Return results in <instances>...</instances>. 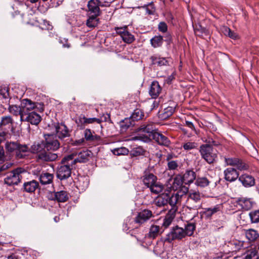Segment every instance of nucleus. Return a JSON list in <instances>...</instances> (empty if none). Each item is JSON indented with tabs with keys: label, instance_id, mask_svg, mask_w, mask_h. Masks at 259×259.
I'll use <instances>...</instances> for the list:
<instances>
[{
	"label": "nucleus",
	"instance_id": "nucleus-8",
	"mask_svg": "<svg viewBox=\"0 0 259 259\" xmlns=\"http://www.w3.org/2000/svg\"><path fill=\"white\" fill-rule=\"evenodd\" d=\"M64 157L61 160L62 165L58 166L57 177L60 180H66L70 177L71 169L74 166L73 163H69L70 160L64 161Z\"/></svg>",
	"mask_w": 259,
	"mask_h": 259
},
{
	"label": "nucleus",
	"instance_id": "nucleus-11",
	"mask_svg": "<svg viewBox=\"0 0 259 259\" xmlns=\"http://www.w3.org/2000/svg\"><path fill=\"white\" fill-rule=\"evenodd\" d=\"M185 237L184 229L176 226L166 235L164 241L170 243L174 240H181Z\"/></svg>",
	"mask_w": 259,
	"mask_h": 259
},
{
	"label": "nucleus",
	"instance_id": "nucleus-33",
	"mask_svg": "<svg viewBox=\"0 0 259 259\" xmlns=\"http://www.w3.org/2000/svg\"><path fill=\"white\" fill-rule=\"evenodd\" d=\"M169 194L163 193L159 195L155 200V204L158 207L164 206L168 204Z\"/></svg>",
	"mask_w": 259,
	"mask_h": 259
},
{
	"label": "nucleus",
	"instance_id": "nucleus-41",
	"mask_svg": "<svg viewBox=\"0 0 259 259\" xmlns=\"http://www.w3.org/2000/svg\"><path fill=\"white\" fill-rule=\"evenodd\" d=\"M13 124V119L10 116H6L2 117L1 121L0 122V128H2L3 126H8L9 127ZM0 130L4 132L2 128H0Z\"/></svg>",
	"mask_w": 259,
	"mask_h": 259
},
{
	"label": "nucleus",
	"instance_id": "nucleus-35",
	"mask_svg": "<svg viewBox=\"0 0 259 259\" xmlns=\"http://www.w3.org/2000/svg\"><path fill=\"white\" fill-rule=\"evenodd\" d=\"M160 228L159 226L153 225L149 228V233L147 234V237L155 239L160 234Z\"/></svg>",
	"mask_w": 259,
	"mask_h": 259
},
{
	"label": "nucleus",
	"instance_id": "nucleus-2",
	"mask_svg": "<svg viewBox=\"0 0 259 259\" xmlns=\"http://www.w3.org/2000/svg\"><path fill=\"white\" fill-rule=\"evenodd\" d=\"M144 184L150 188L151 192L157 194L162 191L164 187L160 182H157L156 176L149 172H145L143 176Z\"/></svg>",
	"mask_w": 259,
	"mask_h": 259
},
{
	"label": "nucleus",
	"instance_id": "nucleus-60",
	"mask_svg": "<svg viewBox=\"0 0 259 259\" xmlns=\"http://www.w3.org/2000/svg\"><path fill=\"white\" fill-rule=\"evenodd\" d=\"M205 142L206 143V144H209V142H210V144L211 145L212 147H213V146H217L219 145L218 142H215V141L213 140L212 139H210V140L209 139L208 140H206Z\"/></svg>",
	"mask_w": 259,
	"mask_h": 259
},
{
	"label": "nucleus",
	"instance_id": "nucleus-34",
	"mask_svg": "<svg viewBox=\"0 0 259 259\" xmlns=\"http://www.w3.org/2000/svg\"><path fill=\"white\" fill-rule=\"evenodd\" d=\"M88 17L86 21V25L89 28L96 27L99 23V16H94L93 15H87Z\"/></svg>",
	"mask_w": 259,
	"mask_h": 259
},
{
	"label": "nucleus",
	"instance_id": "nucleus-19",
	"mask_svg": "<svg viewBox=\"0 0 259 259\" xmlns=\"http://www.w3.org/2000/svg\"><path fill=\"white\" fill-rule=\"evenodd\" d=\"M182 197L183 195L180 194L179 193L173 194L171 195H169V198L167 201L168 204L172 207L170 211H172L175 212L177 210V204L180 203Z\"/></svg>",
	"mask_w": 259,
	"mask_h": 259
},
{
	"label": "nucleus",
	"instance_id": "nucleus-5",
	"mask_svg": "<svg viewBox=\"0 0 259 259\" xmlns=\"http://www.w3.org/2000/svg\"><path fill=\"white\" fill-rule=\"evenodd\" d=\"M93 155L92 152L89 150H82L78 153L74 152L64 157V161L70 160L69 163H73L74 165L76 163H85L88 161Z\"/></svg>",
	"mask_w": 259,
	"mask_h": 259
},
{
	"label": "nucleus",
	"instance_id": "nucleus-1",
	"mask_svg": "<svg viewBox=\"0 0 259 259\" xmlns=\"http://www.w3.org/2000/svg\"><path fill=\"white\" fill-rule=\"evenodd\" d=\"M45 139L39 142H35L30 148V152L36 154L38 162H47L55 161L58 157L54 152L60 147V144L55 135L44 134Z\"/></svg>",
	"mask_w": 259,
	"mask_h": 259
},
{
	"label": "nucleus",
	"instance_id": "nucleus-27",
	"mask_svg": "<svg viewBox=\"0 0 259 259\" xmlns=\"http://www.w3.org/2000/svg\"><path fill=\"white\" fill-rule=\"evenodd\" d=\"M39 184L35 180L25 182L23 186V190L28 193L34 192L38 187Z\"/></svg>",
	"mask_w": 259,
	"mask_h": 259
},
{
	"label": "nucleus",
	"instance_id": "nucleus-58",
	"mask_svg": "<svg viewBox=\"0 0 259 259\" xmlns=\"http://www.w3.org/2000/svg\"><path fill=\"white\" fill-rule=\"evenodd\" d=\"M147 11L149 14H153L155 12V9L153 8V4H150L148 5V7L147 9Z\"/></svg>",
	"mask_w": 259,
	"mask_h": 259
},
{
	"label": "nucleus",
	"instance_id": "nucleus-22",
	"mask_svg": "<svg viewBox=\"0 0 259 259\" xmlns=\"http://www.w3.org/2000/svg\"><path fill=\"white\" fill-rule=\"evenodd\" d=\"M40 120V116L34 111L31 112L24 116L23 118H21V121H28L31 124L35 125L38 124Z\"/></svg>",
	"mask_w": 259,
	"mask_h": 259
},
{
	"label": "nucleus",
	"instance_id": "nucleus-50",
	"mask_svg": "<svg viewBox=\"0 0 259 259\" xmlns=\"http://www.w3.org/2000/svg\"><path fill=\"white\" fill-rule=\"evenodd\" d=\"M158 30L163 33L166 32L167 30V25L164 22H160L158 26Z\"/></svg>",
	"mask_w": 259,
	"mask_h": 259
},
{
	"label": "nucleus",
	"instance_id": "nucleus-23",
	"mask_svg": "<svg viewBox=\"0 0 259 259\" xmlns=\"http://www.w3.org/2000/svg\"><path fill=\"white\" fill-rule=\"evenodd\" d=\"M150 60H151L152 65H156L160 67L169 65L168 58L161 57L157 55H154L151 56Z\"/></svg>",
	"mask_w": 259,
	"mask_h": 259
},
{
	"label": "nucleus",
	"instance_id": "nucleus-25",
	"mask_svg": "<svg viewBox=\"0 0 259 259\" xmlns=\"http://www.w3.org/2000/svg\"><path fill=\"white\" fill-rule=\"evenodd\" d=\"M239 181L246 187H251L255 184L254 178L248 174H243L239 177Z\"/></svg>",
	"mask_w": 259,
	"mask_h": 259
},
{
	"label": "nucleus",
	"instance_id": "nucleus-38",
	"mask_svg": "<svg viewBox=\"0 0 259 259\" xmlns=\"http://www.w3.org/2000/svg\"><path fill=\"white\" fill-rule=\"evenodd\" d=\"M210 181L205 177H197L195 180V184L199 187L204 188L209 184Z\"/></svg>",
	"mask_w": 259,
	"mask_h": 259
},
{
	"label": "nucleus",
	"instance_id": "nucleus-7",
	"mask_svg": "<svg viewBox=\"0 0 259 259\" xmlns=\"http://www.w3.org/2000/svg\"><path fill=\"white\" fill-rule=\"evenodd\" d=\"M203 195L198 191L190 190L188 194L185 196L186 198V204L189 209H197L199 206Z\"/></svg>",
	"mask_w": 259,
	"mask_h": 259
},
{
	"label": "nucleus",
	"instance_id": "nucleus-51",
	"mask_svg": "<svg viewBox=\"0 0 259 259\" xmlns=\"http://www.w3.org/2000/svg\"><path fill=\"white\" fill-rule=\"evenodd\" d=\"M59 42L60 44H62L63 48H69L70 47V44L68 42V39L66 38H60Z\"/></svg>",
	"mask_w": 259,
	"mask_h": 259
},
{
	"label": "nucleus",
	"instance_id": "nucleus-20",
	"mask_svg": "<svg viewBox=\"0 0 259 259\" xmlns=\"http://www.w3.org/2000/svg\"><path fill=\"white\" fill-rule=\"evenodd\" d=\"M152 139L160 145L169 147L171 144V142L168 138L159 132L154 134Z\"/></svg>",
	"mask_w": 259,
	"mask_h": 259
},
{
	"label": "nucleus",
	"instance_id": "nucleus-3",
	"mask_svg": "<svg viewBox=\"0 0 259 259\" xmlns=\"http://www.w3.org/2000/svg\"><path fill=\"white\" fill-rule=\"evenodd\" d=\"M5 148L7 154L13 155L15 154L19 158H22L24 156L23 153L27 152L29 149L27 145H21L17 141H7Z\"/></svg>",
	"mask_w": 259,
	"mask_h": 259
},
{
	"label": "nucleus",
	"instance_id": "nucleus-6",
	"mask_svg": "<svg viewBox=\"0 0 259 259\" xmlns=\"http://www.w3.org/2000/svg\"><path fill=\"white\" fill-rule=\"evenodd\" d=\"M138 132L147 134V135L139 136L134 138L135 139L140 140L144 142H148L153 138V135L157 133L156 125L152 122H148L142 124L138 128Z\"/></svg>",
	"mask_w": 259,
	"mask_h": 259
},
{
	"label": "nucleus",
	"instance_id": "nucleus-63",
	"mask_svg": "<svg viewBox=\"0 0 259 259\" xmlns=\"http://www.w3.org/2000/svg\"><path fill=\"white\" fill-rule=\"evenodd\" d=\"M175 78V74H172L169 75L166 79V82L168 84L170 83L171 81Z\"/></svg>",
	"mask_w": 259,
	"mask_h": 259
},
{
	"label": "nucleus",
	"instance_id": "nucleus-40",
	"mask_svg": "<svg viewBox=\"0 0 259 259\" xmlns=\"http://www.w3.org/2000/svg\"><path fill=\"white\" fill-rule=\"evenodd\" d=\"M175 111L174 107H167L164 109L163 112L160 114L161 118L166 119L172 115Z\"/></svg>",
	"mask_w": 259,
	"mask_h": 259
},
{
	"label": "nucleus",
	"instance_id": "nucleus-49",
	"mask_svg": "<svg viewBox=\"0 0 259 259\" xmlns=\"http://www.w3.org/2000/svg\"><path fill=\"white\" fill-rule=\"evenodd\" d=\"M144 151L143 149L141 147H137L133 148L131 151V154L133 156H137L138 155H142Z\"/></svg>",
	"mask_w": 259,
	"mask_h": 259
},
{
	"label": "nucleus",
	"instance_id": "nucleus-64",
	"mask_svg": "<svg viewBox=\"0 0 259 259\" xmlns=\"http://www.w3.org/2000/svg\"><path fill=\"white\" fill-rule=\"evenodd\" d=\"M194 32L196 35H201V34L202 33V30L200 31L198 28L196 27L194 28Z\"/></svg>",
	"mask_w": 259,
	"mask_h": 259
},
{
	"label": "nucleus",
	"instance_id": "nucleus-26",
	"mask_svg": "<svg viewBox=\"0 0 259 259\" xmlns=\"http://www.w3.org/2000/svg\"><path fill=\"white\" fill-rule=\"evenodd\" d=\"M161 91V88L157 81H153L150 86L149 94L152 98H157Z\"/></svg>",
	"mask_w": 259,
	"mask_h": 259
},
{
	"label": "nucleus",
	"instance_id": "nucleus-28",
	"mask_svg": "<svg viewBox=\"0 0 259 259\" xmlns=\"http://www.w3.org/2000/svg\"><path fill=\"white\" fill-rule=\"evenodd\" d=\"M94 133V132H92L90 129H85L84 131V139L89 142H100L101 140V137L96 134L93 135Z\"/></svg>",
	"mask_w": 259,
	"mask_h": 259
},
{
	"label": "nucleus",
	"instance_id": "nucleus-9",
	"mask_svg": "<svg viewBox=\"0 0 259 259\" xmlns=\"http://www.w3.org/2000/svg\"><path fill=\"white\" fill-rule=\"evenodd\" d=\"M22 171L21 168H17L8 172L4 179L5 183L9 186L18 185L21 180Z\"/></svg>",
	"mask_w": 259,
	"mask_h": 259
},
{
	"label": "nucleus",
	"instance_id": "nucleus-45",
	"mask_svg": "<svg viewBox=\"0 0 259 259\" xmlns=\"http://www.w3.org/2000/svg\"><path fill=\"white\" fill-rule=\"evenodd\" d=\"M195 229V225L194 223L188 224L184 229L185 236H191Z\"/></svg>",
	"mask_w": 259,
	"mask_h": 259
},
{
	"label": "nucleus",
	"instance_id": "nucleus-46",
	"mask_svg": "<svg viewBox=\"0 0 259 259\" xmlns=\"http://www.w3.org/2000/svg\"><path fill=\"white\" fill-rule=\"evenodd\" d=\"M182 147L185 150L188 151L196 148L197 144L195 142H188L185 143Z\"/></svg>",
	"mask_w": 259,
	"mask_h": 259
},
{
	"label": "nucleus",
	"instance_id": "nucleus-30",
	"mask_svg": "<svg viewBox=\"0 0 259 259\" xmlns=\"http://www.w3.org/2000/svg\"><path fill=\"white\" fill-rule=\"evenodd\" d=\"M237 202L244 210H249L252 207V202L249 198L240 197L238 198Z\"/></svg>",
	"mask_w": 259,
	"mask_h": 259
},
{
	"label": "nucleus",
	"instance_id": "nucleus-32",
	"mask_svg": "<svg viewBox=\"0 0 259 259\" xmlns=\"http://www.w3.org/2000/svg\"><path fill=\"white\" fill-rule=\"evenodd\" d=\"M244 233L247 239L250 242L254 241L259 237L258 231L253 229L244 230Z\"/></svg>",
	"mask_w": 259,
	"mask_h": 259
},
{
	"label": "nucleus",
	"instance_id": "nucleus-47",
	"mask_svg": "<svg viewBox=\"0 0 259 259\" xmlns=\"http://www.w3.org/2000/svg\"><path fill=\"white\" fill-rule=\"evenodd\" d=\"M170 157L168 156L167 158V160L168 161L167 163V166L169 170L176 169L178 167V163L177 161L169 160Z\"/></svg>",
	"mask_w": 259,
	"mask_h": 259
},
{
	"label": "nucleus",
	"instance_id": "nucleus-44",
	"mask_svg": "<svg viewBox=\"0 0 259 259\" xmlns=\"http://www.w3.org/2000/svg\"><path fill=\"white\" fill-rule=\"evenodd\" d=\"M258 256L255 249L248 250L246 252L244 259H258Z\"/></svg>",
	"mask_w": 259,
	"mask_h": 259
},
{
	"label": "nucleus",
	"instance_id": "nucleus-10",
	"mask_svg": "<svg viewBox=\"0 0 259 259\" xmlns=\"http://www.w3.org/2000/svg\"><path fill=\"white\" fill-rule=\"evenodd\" d=\"M144 112L140 109H136L134 111L130 117V118L125 119L121 122L120 124L121 127L123 130H126L130 126L134 125V124L131 121V120H133V121H138L144 118Z\"/></svg>",
	"mask_w": 259,
	"mask_h": 259
},
{
	"label": "nucleus",
	"instance_id": "nucleus-53",
	"mask_svg": "<svg viewBox=\"0 0 259 259\" xmlns=\"http://www.w3.org/2000/svg\"><path fill=\"white\" fill-rule=\"evenodd\" d=\"M0 95L4 99H8L9 98V93L8 89L4 88L0 90Z\"/></svg>",
	"mask_w": 259,
	"mask_h": 259
},
{
	"label": "nucleus",
	"instance_id": "nucleus-39",
	"mask_svg": "<svg viewBox=\"0 0 259 259\" xmlns=\"http://www.w3.org/2000/svg\"><path fill=\"white\" fill-rule=\"evenodd\" d=\"M9 111L14 115H20V120H21V115H22V112L21 109V105L19 106L15 105H9Z\"/></svg>",
	"mask_w": 259,
	"mask_h": 259
},
{
	"label": "nucleus",
	"instance_id": "nucleus-61",
	"mask_svg": "<svg viewBox=\"0 0 259 259\" xmlns=\"http://www.w3.org/2000/svg\"><path fill=\"white\" fill-rule=\"evenodd\" d=\"M102 118H103V119H101L102 120V121H104L107 122V121L110 120V114H108V113L103 114Z\"/></svg>",
	"mask_w": 259,
	"mask_h": 259
},
{
	"label": "nucleus",
	"instance_id": "nucleus-18",
	"mask_svg": "<svg viewBox=\"0 0 259 259\" xmlns=\"http://www.w3.org/2000/svg\"><path fill=\"white\" fill-rule=\"evenodd\" d=\"M55 129L58 138L63 139L70 136L69 130L67 126L63 123H58L55 125Z\"/></svg>",
	"mask_w": 259,
	"mask_h": 259
},
{
	"label": "nucleus",
	"instance_id": "nucleus-43",
	"mask_svg": "<svg viewBox=\"0 0 259 259\" xmlns=\"http://www.w3.org/2000/svg\"><path fill=\"white\" fill-rule=\"evenodd\" d=\"M76 123L77 124V126L80 129H84L85 128V126L87 125H88L87 121V117L83 115H81L76 120Z\"/></svg>",
	"mask_w": 259,
	"mask_h": 259
},
{
	"label": "nucleus",
	"instance_id": "nucleus-59",
	"mask_svg": "<svg viewBox=\"0 0 259 259\" xmlns=\"http://www.w3.org/2000/svg\"><path fill=\"white\" fill-rule=\"evenodd\" d=\"M81 180H80L79 181V187H82L81 189L85 190L88 187L89 181H88L87 180H86L85 182L83 181V185L82 186L81 185Z\"/></svg>",
	"mask_w": 259,
	"mask_h": 259
},
{
	"label": "nucleus",
	"instance_id": "nucleus-29",
	"mask_svg": "<svg viewBox=\"0 0 259 259\" xmlns=\"http://www.w3.org/2000/svg\"><path fill=\"white\" fill-rule=\"evenodd\" d=\"M169 181L172 182L170 188L174 191L179 189L184 183L182 176L180 175H177L172 180H169Z\"/></svg>",
	"mask_w": 259,
	"mask_h": 259
},
{
	"label": "nucleus",
	"instance_id": "nucleus-4",
	"mask_svg": "<svg viewBox=\"0 0 259 259\" xmlns=\"http://www.w3.org/2000/svg\"><path fill=\"white\" fill-rule=\"evenodd\" d=\"M199 152L201 158L208 164L213 163L218 158V151L209 144L200 145Z\"/></svg>",
	"mask_w": 259,
	"mask_h": 259
},
{
	"label": "nucleus",
	"instance_id": "nucleus-54",
	"mask_svg": "<svg viewBox=\"0 0 259 259\" xmlns=\"http://www.w3.org/2000/svg\"><path fill=\"white\" fill-rule=\"evenodd\" d=\"M172 222V219L170 217H166L163 221V226L165 228L168 227Z\"/></svg>",
	"mask_w": 259,
	"mask_h": 259
},
{
	"label": "nucleus",
	"instance_id": "nucleus-12",
	"mask_svg": "<svg viewBox=\"0 0 259 259\" xmlns=\"http://www.w3.org/2000/svg\"><path fill=\"white\" fill-rule=\"evenodd\" d=\"M154 215L152 211L148 209H144L138 212L137 215L134 218V222L139 226L141 227L145 225L151 218H154Z\"/></svg>",
	"mask_w": 259,
	"mask_h": 259
},
{
	"label": "nucleus",
	"instance_id": "nucleus-21",
	"mask_svg": "<svg viewBox=\"0 0 259 259\" xmlns=\"http://www.w3.org/2000/svg\"><path fill=\"white\" fill-rule=\"evenodd\" d=\"M225 179L228 182H232L239 178V172L236 169L232 167L226 168L224 171Z\"/></svg>",
	"mask_w": 259,
	"mask_h": 259
},
{
	"label": "nucleus",
	"instance_id": "nucleus-62",
	"mask_svg": "<svg viewBox=\"0 0 259 259\" xmlns=\"http://www.w3.org/2000/svg\"><path fill=\"white\" fill-rule=\"evenodd\" d=\"M185 125L192 130H195L194 125L193 123L191 121H186Z\"/></svg>",
	"mask_w": 259,
	"mask_h": 259
},
{
	"label": "nucleus",
	"instance_id": "nucleus-14",
	"mask_svg": "<svg viewBox=\"0 0 259 259\" xmlns=\"http://www.w3.org/2000/svg\"><path fill=\"white\" fill-rule=\"evenodd\" d=\"M37 103L32 102L28 99H24L21 101V109L22 110V115L21 118L27 115L30 113L32 110L37 107Z\"/></svg>",
	"mask_w": 259,
	"mask_h": 259
},
{
	"label": "nucleus",
	"instance_id": "nucleus-57",
	"mask_svg": "<svg viewBox=\"0 0 259 259\" xmlns=\"http://www.w3.org/2000/svg\"><path fill=\"white\" fill-rule=\"evenodd\" d=\"M11 165L12 164L8 162L4 164L3 165L0 166V172L8 169Z\"/></svg>",
	"mask_w": 259,
	"mask_h": 259
},
{
	"label": "nucleus",
	"instance_id": "nucleus-37",
	"mask_svg": "<svg viewBox=\"0 0 259 259\" xmlns=\"http://www.w3.org/2000/svg\"><path fill=\"white\" fill-rule=\"evenodd\" d=\"M163 40L162 36L155 35L150 39V44L154 48H157L162 46Z\"/></svg>",
	"mask_w": 259,
	"mask_h": 259
},
{
	"label": "nucleus",
	"instance_id": "nucleus-15",
	"mask_svg": "<svg viewBox=\"0 0 259 259\" xmlns=\"http://www.w3.org/2000/svg\"><path fill=\"white\" fill-rule=\"evenodd\" d=\"M115 30L124 42L131 44L135 40L134 36L127 30V26L115 27Z\"/></svg>",
	"mask_w": 259,
	"mask_h": 259
},
{
	"label": "nucleus",
	"instance_id": "nucleus-42",
	"mask_svg": "<svg viewBox=\"0 0 259 259\" xmlns=\"http://www.w3.org/2000/svg\"><path fill=\"white\" fill-rule=\"evenodd\" d=\"M251 223H259V209L252 210L249 213Z\"/></svg>",
	"mask_w": 259,
	"mask_h": 259
},
{
	"label": "nucleus",
	"instance_id": "nucleus-24",
	"mask_svg": "<svg viewBox=\"0 0 259 259\" xmlns=\"http://www.w3.org/2000/svg\"><path fill=\"white\" fill-rule=\"evenodd\" d=\"M182 176L184 184L186 185H190L192 184L194 181L196 179V174L193 170H186L185 172Z\"/></svg>",
	"mask_w": 259,
	"mask_h": 259
},
{
	"label": "nucleus",
	"instance_id": "nucleus-31",
	"mask_svg": "<svg viewBox=\"0 0 259 259\" xmlns=\"http://www.w3.org/2000/svg\"><path fill=\"white\" fill-rule=\"evenodd\" d=\"M54 175L49 172H42L39 177V180L42 185H48L52 183Z\"/></svg>",
	"mask_w": 259,
	"mask_h": 259
},
{
	"label": "nucleus",
	"instance_id": "nucleus-52",
	"mask_svg": "<svg viewBox=\"0 0 259 259\" xmlns=\"http://www.w3.org/2000/svg\"><path fill=\"white\" fill-rule=\"evenodd\" d=\"M87 121L88 124L93 123L94 122H97L98 123H101V122L102 121V119H100V118H87Z\"/></svg>",
	"mask_w": 259,
	"mask_h": 259
},
{
	"label": "nucleus",
	"instance_id": "nucleus-13",
	"mask_svg": "<svg viewBox=\"0 0 259 259\" xmlns=\"http://www.w3.org/2000/svg\"><path fill=\"white\" fill-rule=\"evenodd\" d=\"M100 7H103V5L99 0H90L87 4V9L85 10L86 15L100 16L102 14Z\"/></svg>",
	"mask_w": 259,
	"mask_h": 259
},
{
	"label": "nucleus",
	"instance_id": "nucleus-48",
	"mask_svg": "<svg viewBox=\"0 0 259 259\" xmlns=\"http://www.w3.org/2000/svg\"><path fill=\"white\" fill-rule=\"evenodd\" d=\"M224 33L225 35L228 36L229 37L236 39L237 35L234 31H232L229 28L225 27L224 28Z\"/></svg>",
	"mask_w": 259,
	"mask_h": 259
},
{
	"label": "nucleus",
	"instance_id": "nucleus-17",
	"mask_svg": "<svg viewBox=\"0 0 259 259\" xmlns=\"http://www.w3.org/2000/svg\"><path fill=\"white\" fill-rule=\"evenodd\" d=\"M69 199V194L65 191H54L51 193L50 199L57 201L59 202H65Z\"/></svg>",
	"mask_w": 259,
	"mask_h": 259
},
{
	"label": "nucleus",
	"instance_id": "nucleus-16",
	"mask_svg": "<svg viewBox=\"0 0 259 259\" xmlns=\"http://www.w3.org/2000/svg\"><path fill=\"white\" fill-rule=\"evenodd\" d=\"M225 161L227 165L236 166L239 170H247L249 166L242 160L238 158H225Z\"/></svg>",
	"mask_w": 259,
	"mask_h": 259
},
{
	"label": "nucleus",
	"instance_id": "nucleus-55",
	"mask_svg": "<svg viewBox=\"0 0 259 259\" xmlns=\"http://www.w3.org/2000/svg\"><path fill=\"white\" fill-rule=\"evenodd\" d=\"M180 190L177 193H179L180 194H182L183 195L184 194H186L187 193L188 194L189 192V188L187 187L182 186V187L180 188Z\"/></svg>",
	"mask_w": 259,
	"mask_h": 259
},
{
	"label": "nucleus",
	"instance_id": "nucleus-56",
	"mask_svg": "<svg viewBox=\"0 0 259 259\" xmlns=\"http://www.w3.org/2000/svg\"><path fill=\"white\" fill-rule=\"evenodd\" d=\"M115 151L116 152L117 155L124 154V153H127L128 152V150L125 148L117 149Z\"/></svg>",
	"mask_w": 259,
	"mask_h": 259
},
{
	"label": "nucleus",
	"instance_id": "nucleus-36",
	"mask_svg": "<svg viewBox=\"0 0 259 259\" xmlns=\"http://www.w3.org/2000/svg\"><path fill=\"white\" fill-rule=\"evenodd\" d=\"M220 210V207L216 205L213 207L205 208L203 211V214L207 219L210 218L213 214Z\"/></svg>",
	"mask_w": 259,
	"mask_h": 259
}]
</instances>
